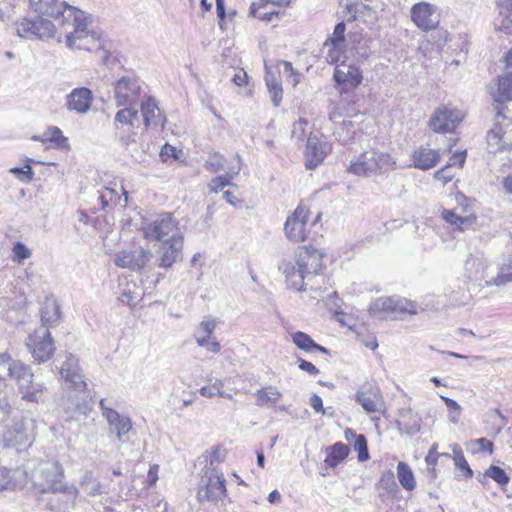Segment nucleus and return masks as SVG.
Here are the masks:
<instances>
[{
  "label": "nucleus",
  "mask_w": 512,
  "mask_h": 512,
  "mask_svg": "<svg viewBox=\"0 0 512 512\" xmlns=\"http://www.w3.org/2000/svg\"><path fill=\"white\" fill-rule=\"evenodd\" d=\"M30 10L37 20L22 17L15 22L16 33L24 39L57 38L62 36L70 49L98 51L103 48L100 33L89 29V18L80 9L60 0H29Z\"/></svg>",
  "instance_id": "obj_1"
},
{
  "label": "nucleus",
  "mask_w": 512,
  "mask_h": 512,
  "mask_svg": "<svg viewBox=\"0 0 512 512\" xmlns=\"http://www.w3.org/2000/svg\"><path fill=\"white\" fill-rule=\"evenodd\" d=\"M171 213H162V267H171L183 259V233Z\"/></svg>",
  "instance_id": "obj_2"
},
{
  "label": "nucleus",
  "mask_w": 512,
  "mask_h": 512,
  "mask_svg": "<svg viewBox=\"0 0 512 512\" xmlns=\"http://www.w3.org/2000/svg\"><path fill=\"white\" fill-rule=\"evenodd\" d=\"M369 311L376 316L384 313L393 319H398L405 314L414 315L417 313L414 302L397 296L380 297L370 304Z\"/></svg>",
  "instance_id": "obj_3"
},
{
  "label": "nucleus",
  "mask_w": 512,
  "mask_h": 512,
  "mask_svg": "<svg viewBox=\"0 0 512 512\" xmlns=\"http://www.w3.org/2000/svg\"><path fill=\"white\" fill-rule=\"evenodd\" d=\"M29 352L38 363L46 362L55 352L54 340L47 328L40 327L29 334L26 342Z\"/></svg>",
  "instance_id": "obj_4"
},
{
  "label": "nucleus",
  "mask_w": 512,
  "mask_h": 512,
  "mask_svg": "<svg viewBox=\"0 0 512 512\" xmlns=\"http://www.w3.org/2000/svg\"><path fill=\"white\" fill-rule=\"evenodd\" d=\"M331 151L330 144L325 140L321 130H311L305 149V168L313 170L319 166Z\"/></svg>",
  "instance_id": "obj_5"
},
{
  "label": "nucleus",
  "mask_w": 512,
  "mask_h": 512,
  "mask_svg": "<svg viewBox=\"0 0 512 512\" xmlns=\"http://www.w3.org/2000/svg\"><path fill=\"white\" fill-rule=\"evenodd\" d=\"M152 253L142 247L124 248L114 255V263L122 269L140 271L150 263Z\"/></svg>",
  "instance_id": "obj_6"
},
{
  "label": "nucleus",
  "mask_w": 512,
  "mask_h": 512,
  "mask_svg": "<svg viewBox=\"0 0 512 512\" xmlns=\"http://www.w3.org/2000/svg\"><path fill=\"white\" fill-rule=\"evenodd\" d=\"M309 217L310 211L302 205H298L293 213L287 217L284 232L290 241L299 243L306 240L309 233L307 229Z\"/></svg>",
  "instance_id": "obj_7"
},
{
  "label": "nucleus",
  "mask_w": 512,
  "mask_h": 512,
  "mask_svg": "<svg viewBox=\"0 0 512 512\" xmlns=\"http://www.w3.org/2000/svg\"><path fill=\"white\" fill-rule=\"evenodd\" d=\"M226 480L223 474L211 471L205 472L201 477L198 489V499L200 501H218L226 495Z\"/></svg>",
  "instance_id": "obj_8"
},
{
  "label": "nucleus",
  "mask_w": 512,
  "mask_h": 512,
  "mask_svg": "<svg viewBox=\"0 0 512 512\" xmlns=\"http://www.w3.org/2000/svg\"><path fill=\"white\" fill-rule=\"evenodd\" d=\"M141 86L135 76H123L114 85V97L118 106L136 104L141 98Z\"/></svg>",
  "instance_id": "obj_9"
},
{
  "label": "nucleus",
  "mask_w": 512,
  "mask_h": 512,
  "mask_svg": "<svg viewBox=\"0 0 512 512\" xmlns=\"http://www.w3.org/2000/svg\"><path fill=\"white\" fill-rule=\"evenodd\" d=\"M411 19L423 31L435 29L440 21L437 7L428 2H419L411 8Z\"/></svg>",
  "instance_id": "obj_10"
},
{
  "label": "nucleus",
  "mask_w": 512,
  "mask_h": 512,
  "mask_svg": "<svg viewBox=\"0 0 512 512\" xmlns=\"http://www.w3.org/2000/svg\"><path fill=\"white\" fill-rule=\"evenodd\" d=\"M465 114L452 105H442L435 109L429 120L430 128H456Z\"/></svg>",
  "instance_id": "obj_11"
},
{
  "label": "nucleus",
  "mask_w": 512,
  "mask_h": 512,
  "mask_svg": "<svg viewBox=\"0 0 512 512\" xmlns=\"http://www.w3.org/2000/svg\"><path fill=\"white\" fill-rule=\"evenodd\" d=\"M322 258L323 254L320 253L317 249L311 246H303L300 247L297 252L296 264L298 267H301L309 276L313 277L318 274L323 266Z\"/></svg>",
  "instance_id": "obj_12"
},
{
  "label": "nucleus",
  "mask_w": 512,
  "mask_h": 512,
  "mask_svg": "<svg viewBox=\"0 0 512 512\" xmlns=\"http://www.w3.org/2000/svg\"><path fill=\"white\" fill-rule=\"evenodd\" d=\"M346 9L349 14V20H359L370 24L377 21L379 13L383 10L382 5H371L363 2L347 4Z\"/></svg>",
  "instance_id": "obj_13"
},
{
  "label": "nucleus",
  "mask_w": 512,
  "mask_h": 512,
  "mask_svg": "<svg viewBox=\"0 0 512 512\" xmlns=\"http://www.w3.org/2000/svg\"><path fill=\"white\" fill-rule=\"evenodd\" d=\"M100 407L102 414L107 420L110 428L115 431L117 437L121 439L123 435H126L132 429V422L128 416L121 415L116 410L105 407L104 400L100 401Z\"/></svg>",
  "instance_id": "obj_14"
},
{
  "label": "nucleus",
  "mask_w": 512,
  "mask_h": 512,
  "mask_svg": "<svg viewBox=\"0 0 512 512\" xmlns=\"http://www.w3.org/2000/svg\"><path fill=\"white\" fill-rule=\"evenodd\" d=\"M492 96L498 103L495 108L497 110V119L500 117L505 118L502 104L512 101V71H508L505 75L499 77L497 88L492 92Z\"/></svg>",
  "instance_id": "obj_15"
},
{
  "label": "nucleus",
  "mask_w": 512,
  "mask_h": 512,
  "mask_svg": "<svg viewBox=\"0 0 512 512\" xmlns=\"http://www.w3.org/2000/svg\"><path fill=\"white\" fill-rule=\"evenodd\" d=\"M0 364H8V374L19 384V386L21 385L20 382L22 380L27 383H32L33 373L31 372L30 367L21 361H12L10 354L0 353Z\"/></svg>",
  "instance_id": "obj_16"
},
{
  "label": "nucleus",
  "mask_w": 512,
  "mask_h": 512,
  "mask_svg": "<svg viewBox=\"0 0 512 512\" xmlns=\"http://www.w3.org/2000/svg\"><path fill=\"white\" fill-rule=\"evenodd\" d=\"M356 400L367 413L380 412L384 404L380 390L372 386L359 390Z\"/></svg>",
  "instance_id": "obj_17"
},
{
  "label": "nucleus",
  "mask_w": 512,
  "mask_h": 512,
  "mask_svg": "<svg viewBox=\"0 0 512 512\" xmlns=\"http://www.w3.org/2000/svg\"><path fill=\"white\" fill-rule=\"evenodd\" d=\"M279 270L285 275L287 286L296 291H301L304 287V279L310 277L301 267L289 261H282L279 264Z\"/></svg>",
  "instance_id": "obj_18"
},
{
  "label": "nucleus",
  "mask_w": 512,
  "mask_h": 512,
  "mask_svg": "<svg viewBox=\"0 0 512 512\" xmlns=\"http://www.w3.org/2000/svg\"><path fill=\"white\" fill-rule=\"evenodd\" d=\"M93 101L92 91L86 87L73 89L67 98V106L78 113L87 112Z\"/></svg>",
  "instance_id": "obj_19"
},
{
  "label": "nucleus",
  "mask_w": 512,
  "mask_h": 512,
  "mask_svg": "<svg viewBox=\"0 0 512 512\" xmlns=\"http://www.w3.org/2000/svg\"><path fill=\"white\" fill-rule=\"evenodd\" d=\"M121 196H124V205L127 204L128 201V193L125 190L122 182L117 183L113 181L109 186H105L99 195V200L101 206L103 208L108 207L109 205H117L121 201Z\"/></svg>",
  "instance_id": "obj_20"
},
{
  "label": "nucleus",
  "mask_w": 512,
  "mask_h": 512,
  "mask_svg": "<svg viewBox=\"0 0 512 512\" xmlns=\"http://www.w3.org/2000/svg\"><path fill=\"white\" fill-rule=\"evenodd\" d=\"M376 148L372 146V151L364 152L357 161H352L348 171L359 176H370L377 172V163L375 162Z\"/></svg>",
  "instance_id": "obj_21"
},
{
  "label": "nucleus",
  "mask_w": 512,
  "mask_h": 512,
  "mask_svg": "<svg viewBox=\"0 0 512 512\" xmlns=\"http://www.w3.org/2000/svg\"><path fill=\"white\" fill-rule=\"evenodd\" d=\"M440 161V153L436 149L421 146L413 153L414 167L420 170H429Z\"/></svg>",
  "instance_id": "obj_22"
},
{
  "label": "nucleus",
  "mask_w": 512,
  "mask_h": 512,
  "mask_svg": "<svg viewBox=\"0 0 512 512\" xmlns=\"http://www.w3.org/2000/svg\"><path fill=\"white\" fill-rule=\"evenodd\" d=\"M333 77L338 84L357 86L361 83L362 75L359 69L353 65L341 63L335 68Z\"/></svg>",
  "instance_id": "obj_23"
},
{
  "label": "nucleus",
  "mask_w": 512,
  "mask_h": 512,
  "mask_svg": "<svg viewBox=\"0 0 512 512\" xmlns=\"http://www.w3.org/2000/svg\"><path fill=\"white\" fill-rule=\"evenodd\" d=\"M40 315L42 324L46 328L56 325L61 319L60 306L57 300L53 297H46L42 304Z\"/></svg>",
  "instance_id": "obj_24"
},
{
  "label": "nucleus",
  "mask_w": 512,
  "mask_h": 512,
  "mask_svg": "<svg viewBox=\"0 0 512 512\" xmlns=\"http://www.w3.org/2000/svg\"><path fill=\"white\" fill-rule=\"evenodd\" d=\"M32 139L34 140H40L42 142V145L45 150L50 149H61V150H68V140L66 137H64L61 133V130H51L49 136L45 137H38L33 136Z\"/></svg>",
  "instance_id": "obj_25"
},
{
  "label": "nucleus",
  "mask_w": 512,
  "mask_h": 512,
  "mask_svg": "<svg viewBox=\"0 0 512 512\" xmlns=\"http://www.w3.org/2000/svg\"><path fill=\"white\" fill-rule=\"evenodd\" d=\"M282 394L275 386H267L256 391V405L259 407L275 406Z\"/></svg>",
  "instance_id": "obj_26"
},
{
  "label": "nucleus",
  "mask_w": 512,
  "mask_h": 512,
  "mask_svg": "<svg viewBox=\"0 0 512 512\" xmlns=\"http://www.w3.org/2000/svg\"><path fill=\"white\" fill-rule=\"evenodd\" d=\"M349 451L350 449L346 444L337 442L327 448L328 454L325 459V463L329 467L334 468L348 456Z\"/></svg>",
  "instance_id": "obj_27"
},
{
  "label": "nucleus",
  "mask_w": 512,
  "mask_h": 512,
  "mask_svg": "<svg viewBox=\"0 0 512 512\" xmlns=\"http://www.w3.org/2000/svg\"><path fill=\"white\" fill-rule=\"evenodd\" d=\"M497 5L499 15L495 25L499 29H509L512 26V0H498Z\"/></svg>",
  "instance_id": "obj_28"
},
{
  "label": "nucleus",
  "mask_w": 512,
  "mask_h": 512,
  "mask_svg": "<svg viewBox=\"0 0 512 512\" xmlns=\"http://www.w3.org/2000/svg\"><path fill=\"white\" fill-rule=\"evenodd\" d=\"M441 217L450 225L456 226L460 231H463L468 226H471L476 220V217L473 214L460 216L454 211L446 209L441 212Z\"/></svg>",
  "instance_id": "obj_29"
},
{
  "label": "nucleus",
  "mask_w": 512,
  "mask_h": 512,
  "mask_svg": "<svg viewBox=\"0 0 512 512\" xmlns=\"http://www.w3.org/2000/svg\"><path fill=\"white\" fill-rule=\"evenodd\" d=\"M504 130H488L487 145L489 152L496 153L511 148V143L504 139Z\"/></svg>",
  "instance_id": "obj_30"
},
{
  "label": "nucleus",
  "mask_w": 512,
  "mask_h": 512,
  "mask_svg": "<svg viewBox=\"0 0 512 512\" xmlns=\"http://www.w3.org/2000/svg\"><path fill=\"white\" fill-rule=\"evenodd\" d=\"M265 82L268 91L271 94L273 105L276 107L279 106L282 100V86L280 82L277 80L275 74L272 73L267 66L265 73Z\"/></svg>",
  "instance_id": "obj_31"
},
{
  "label": "nucleus",
  "mask_w": 512,
  "mask_h": 512,
  "mask_svg": "<svg viewBox=\"0 0 512 512\" xmlns=\"http://www.w3.org/2000/svg\"><path fill=\"white\" fill-rule=\"evenodd\" d=\"M397 477L401 486L407 490L412 491L416 487L414 474L409 465L405 462H399L397 465Z\"/></svg>",
  "instance_id": "obj_32"
},
{
  "label": "nucleus",
  "mask_w": 512,
  "mask_h": 512,
  "mask_svg": "<svg viewBox=\"0 0 512 512\" xmlns=\"http://www.w3.org/2000/svg\"><path fill=\"white\" fill-rule=\"evenodd\" d=\"M64 380L69 383V389L77 392H84L87 390V384L81 374L72 370H61Z\"/></svg>",
  "instance_id": "obj_33"
},
{
  "label": "nucleus",
  "mask_w": 512,
  "mask_h": 512,
  "mask_svg": "<svg viewBox=\"0 0 512 512\" xmlns=\"http://www.w3.org/2000/svg\"><path fill=\"white\" fill-rule=\"evenodd\" d=\"M512 281V256L509 257L500 267L497 277L487 281L489 285L501 286Z\"/></svg>",
  "instance_id": "obj_34"
},
{
  "label": "nucleus",
  "mask_w": 512,
  "mask_h": 512,
  "mask_svg": "<svg viewBox=\"0 0 512 512\" xmlns=\"http://www.w3.org/2000/svg\"><path fill=\"white\" fill-rule=\"evenodd\" d=\"M115 120L122 126H139L141 124L138 112L131 108L119 110L116 114Z\"/></svg>",
  "instance_id": "obj_35"
},
{
  "label": "nucleus",
  "mask_w": 512,
  "mask_h": 512,
  "mask_svg": "<svg viewBox=\"0 0 512 512\" xmlns=\"http://www.w3.org/2000/svg\"><path fill=\"white\" fill-rule=\"evenodd\" d=\"M408 415L409 421L405 422L403 420H398L396 424L399 431H404L407 435L413 436L420 431L421 419L416 415H412L410 412H407L405 415H403V418Z\"/></svg>",
  "instance_id": "obj_36"
},
{
  "label": "nucleus",
  "mask_w": 512,
  "mask_h": 512,
  "mask_svg": "<svg viewBox=\"0 0 512 512\" xmlns=\"http://www.w3.org/2000/svg\"><path fill=\"white\" fill-rule=\"evenodd\" d=\"M450 447L454 454L455 466L464 472V476L466 478H471L473 476V471L465 459L461 447L458 444H453Z\"/></svg>",
  "instance_id": "obj_37"
},
{
  "label": "nucleus",
  "mask_w": 512,
  "mask_h": 512,
  "mask_svg": "<svg viewBox=\"0 0 512 512\" xmlns=\"http://www.w3.org/2000/svg\"><path fill=\"white\" fill-rule=\"evenodd\" d=\"M292 341L297 348L306 352H312L315 346V341L306 333L297 331L292 334Z\"/></svg>",
  "instance_id": "obj_38"
},
{
  "label": "nucleus",
  "mask_w": 512,
  "mask_h": 512,
  "mask_svg": "<svg viewBox=\"0 0 512 512\" xmlns=\"http://www.w3.org/2000/svg\"><path fill=\"white\" fill-rule=\"evenodd\" d=\"M157 110V104L155 101L148 99L141 105V112L143 117V125L150 126L156 118L155 111Z\"/></svg>",
  "instance_id": "obj_39"
},
{
  "label": "nucleus",
  "mask_w": 512,
  "mask_h": 512,
  "mask_svg": "<svg viewBox=\"0 0 512 512\" xmlns=\"http://www.w3.org/2000/svg\"><path fill=\"white\" fill-rule=\"evenodd\" d=\"M222 388L223 382L221 380H216L212 385L204 386L199 391L200 394L204 397H213L218 395L224 398L231 399L232 395L224 392Z\"/></svg>",
  "instance_id": "obj_40"
},
{
  "label": "nucleus",
  "mask_w": 512,
  "mask_h": 512,
  "mask_svg": "<svg viewBox=\"0 0 512 512\" xmlns=\"http://www.w3.org/2000/svg\"><path fill=\"white\" fill-rule=\"evenodd\" d=\"M484 477H489L493 479L500 486H505L508 484L510 478L507 473L499 466L491 465L484 474Z\"/></svg>",
  "instance_id": "obj_41"
},
{
  "label": "nucleus",
  "mask_w": 512,
  "mask_h": 512,
  "mask_svg": "<svg viewBox=\"0 0 512 512\" xmlns=\"http://www.w3.org/2000/svg\"><path fill=\"white\" fill-rule=\"evenodd\" d=\"M353 448L358 453V460L363 462L370 458L368 451V444L365 435L359 434L355 437L353 442Z\"/></svg>",
  "instance_id": "obj_42"
},
{
  "label": "nucleus",
  "mask_w": 512,
  "mask_h": 512,
  "mask_svg": "<svg viewBox=\"0 0 512 512\" xmlns=\"http://www.w3.org/2000/svg\"><path fill=\"white\" fill-rule=\"evenodd\" d=\"M31 250L22 242H16L12 248V261L22 264L25 259L30 258Z\"/></svg>",
  "instance_id": "obj_43"
},
{
  "label": "nucleus",
  "mask_w": 512,
  "mask_h": 512,
  "mask_svg": "<svg viewBox=\"0 0 512 512\" xmlns=\"http://www.w3.org/2000/svg\"><path fill=\"white\" fill-rule=\"evenodd\" d=\"M19 390L22 393V399L28 402H38L39 396L43 392V387L41 385H37V387H23L20 385Z\"/></svg>",
  "instance_id": "obj_44"
},
{
  "label": "nucleus",
  "mask_w": 512,
  "mask_h": 512,
  "mask_svg": "<svg viewBox=\"0 0 512 512\" xmlns=\"http://www.w3.org/2000/svg\"><path fill=\"white\" fill-rule=\"evenodd\" d=\"M233 179V175L231 173H225L221 176H218L209 184V188L214 193H219L222 191V189L226 186H229L231 184V180Z\"/></svg>",
  "instance_id": "obj_45"
},
{
  "label": "nucleus",
  "mask_w": 512,
  "mask_h": 512,
  "mask_svg": "<svg viewBox=\"0 0 512 512\" xmlns=\"http://www.w3.org/2000/svg\"><path fill=\"white\" fill-rule=\"evenodd\" d=\"M215 321L210 318H205L199 325L195 332V338L204 337L211 338V335L215 329Z\"/></svg>",
  "instance_id": "obj_46"
},
{
  "label": "nucleus",
  "mask_w": 512,
  "mask_h": 512,
  "mask_svg": "<svg viewBox=\"0 0 512 512\" xmlns=\"http://www.w3.org/2000/svg\"><path fill=\"white\" fill-rule=\"evenodd\" d=\"M10 173L14 174L22 182H30L34 177V172L29 163L23 167H13L10 169Z\"/></svg>",
  "instance_id": "obj_47"
},
{
  "label": "nucleus",
  "mask_w": 512,
  "mask_h": 512,
  "mask_svg": "<svg viewBox=\"0 0 512 512\" xmlns=\"http://www.w3.org/2000/svg\"><path fill=\"white\" fill-rule=\"evenodd\" d=\"M375 162L377 165V171L382 173L383 171L388 170L389 168H392L395 165V161L388 153H377L375 155Z\"/></svg>",
  "instance_id": "obj_48"
},
{
  "label": "nucleus",
  "mask_w": 512,
  "mask_h": 512,
  "mask_svg": "<svg viewBox=\"0 0 512 512\" xmlns=\"http://www.w3.org/2000/svg\"><path fill=\"white\" fill-rule=\"evenodd\" d=\"M225 163L224 157L219 153H213L209 156V158L205 162V167L213 172L216 173L223 169Z\"/></svg>",
  "instance_id": "obj_49"
},
{
  "label": "nucleus",
  "mask_w": 512,
  "mask_h": 512,
  "mask_svg": "<svg viewBox=\"0 0 512 512\" xmlns=\"http://www.w3.org/2000/svg\"><path fill=\"white\" fill-rule=\"evenodd\" d=\"M345 30H346V26H345L344 22H339L335 26L333 35L325 41L324 46H328L329 43H337V45L344 44Z\"/></svg>",
  "instance_id": "obj_50"
},
{
  "label": "nucleus",
  "mask_w": 512,
  "mask_h": 512,
  "mask_svg": "<svg viewBox=\"0 0 512 512\" xmlns=\"http://www.w3.org/2000/svg\"><path fill=\"white\" fill-rule=\"evenodd\" d=\"M279 65L283 67V73L285 74L287 81L292 86H296L299 83V74L294 71L292 64L288 61L281 60Z\"/></svg>",
  "instance_id": "obj_51"
},
{
  "label": "nucleus",
  "mask_w": 512,
  "mask_h": 512,
  "mask_svg": "<svg viewBox=\"0 0 512 512\" xmlns=\"http://www.w3.org/2000/svg\"><path fill=\"white\" fill-rule=\"evenodd\" d=\"M204 458L206 463L209 462V469L215 472L214 464L219 463L223 460V450L220 447H215L211 450V452L205 455Z\"/></svg>",
  "instance_id": "obj_52"
},
{
  "label": "nucleus",
  "mask_w": 512,
  "mask_h": 512,
  "mask_svg": "<svg viewBox=\"0 0 512 512\" xmlns=\"http://www.w3.org/2000/svg\"><path fill=\"white\" fill-rule=\"evenodd\" d=\"M326 59L330 63H337L344 50V44L329 43Z\"/></svg>",
  "instance_id": "obj_53"
},
{
  "label": "nucleus",
  "mask_w": 512,
  "mask_h": 512,
  "mask_svg": "<svg viewBox=\"0 0 512 512\" xmlns=\"http://www.w3.org/2000/svg\"><path fill=\"white\" fill-rule=\"evenodd\" d=\"M440 457V453L437 452V444H433L428 454L425 457V462L427 463L428 470L435 474V465L437 464V460ZM435 477V475H433Z\"/></svg>",
  "instance_id": "obj_54"
},
{
  "label": "nucleus",
  "mask_w": 512,
  "mask_h": 512,
  "mask_svg": "<svg viewBox=\"0 0 512 512\" xmlns=\"http://www.w3.org/2000/svg\"><path fill=\"white\" fill-rule=\"evenodd\" d=\"M183 154L184 153H183L182 149H178L177 147L172 146L168 143H165L164 145H162V158L164 156H167V157H171L176 160H180L181 157L183 156Z\"/></svg>",
  "instance_id": "obj_55"
},
{
  "label": "nucleus",
  "mask_w": 512,
  "mask_h": 512,
  "mask_svg": "<svg viewBox=\"0 0 512 512\" xmlns=\"http://www.w3.org/2000/svg\"><path fill=\"white\" fill-rule=\"evenodd\" d=\"M451 169L452 168L446 164L435 172L434 178L442 181L444 184L450 182L454 178V174L451 172Z\"/></svg>",
  "instance_id": "obj_56"
},
{
  "label": "nucleus",
  "mask_w": 512,
  "mask_h": 512,
  "mask_svg": "<svg viewBox=\"0 0 512 512\" xmlns=\"http://www.w3.org/2000/svg\"><path fill=\"white\" fill-rule=\"evenodd\" d=\"M197 344L213 353H218L221 348L219 342L210 340V338L199 337L197 338Z\"/></svg>",
  "instance_id": "obj_57"
},
{
  "label": "nucleus",
  "mask_w": 512,
  "mask_h": 512,
  "mask_svg": "<svg viewBox=\"0 0 512 512\" xmlns=\"http://www.w3.org/2000/svg\"><path fill=\"white\" fill-rule=\"evenodd\" d=\"M355 130H337L335 133L336 138L338 141H340L343 145H349L352 143V140H354L356 136Z\"/></svg>",
  "instance_id": "obj_58"
},
{
  "label": "nucleus",
  "mask_w": 512,
  "mask_h": 512,
  "mask_svg": "<svg viewBox=\"0 0 512 512\" xmlns=\"http://www.w3.org/2000/svg\"><path fill=\"white\" fill-rule=\"evenodd\" d=\"M381 486L388 490H394L397 487L393 472L389 471L382 475L380 479Z\"/></svg>",
  "instance_id": "obj_59"
},
{
  "label": "nucleus",
  "mask_w": 512,
  "mask_h": 512,
  "mask_svg": "<svg viewBox=\"0 0 512 512\" xmlns=\"http://www.w3.org/2000/svg\"><path fill=\"white\" fill-rule=\"evenodd\" d=\"M466 150L464 151H456L453 153V155L450 157L447 165H449L451 168L454 166L462 167L466 160Z\"/></svg>",
  "instance_id": "obj_60"
},
{
  "label": "nucleus",
  "mask_w": 512,
  "mask_h": 512,
  "mask_svg": "<svg viewBox=\"0 0 512 512\" xmlns=\"http://www.w3.org/2000/svg\"><path fill=\"white\" fill-rule=\"evenodd\" d=\"M298 368L304 372H307L310 375L319 374V369L311 362L306 361L302 358L297 359Z\"/></svg>",
  "instance_id": "obj_61"
},
{
  "label": "nucleus",
  "mask_w": 512,
  "mask_h": 512,
  "mask_svg": "<svg viewBox=\"0 0 512 512\" xmlns=\"http://www.w3.org/2000/svg\"><path fill=\"white\" fill-rule=\"evenodd\" d=\"M119 301L122 304L134 307L137 303V296H135L131 290H124L119 297Z\"/></svg>",
  "instance_id": "obj_62"
},
{
  "label": "nucleus",
  "mask_w": 512,
  "mask_h": 512,
  "mask_svg": "<svg viewBox=\"0 0 512 512\" xmlns=\"http://www.w3.org/2000/svg\"><path fill=\"white\" fill-rule=\"evenodd\" d=\"M310 406L316 411V412H321L322 414H325V410L323 408V401H322V398L317 395V394H313L311 397H310Z\"/></svg>",
  "instance_id": "obj_63"
},
{
  "label": "nucleus",
  "mask_w": 512,
  "mask_h": 512,
  "mask_svg": "<svg viewBox=\"0 0 512 512\" xmlns=\"http://www.w3.org/2000/svg\"><path fill=\"white\" fill-rule=\"evenodd\" d=\"M246 79H247V73L244 70H239L238 72L235 73L232 80L237 86H242L243 84L246 83Z\"/></svg>",
  "instance_id": "obj_64"
}]
</instances>
